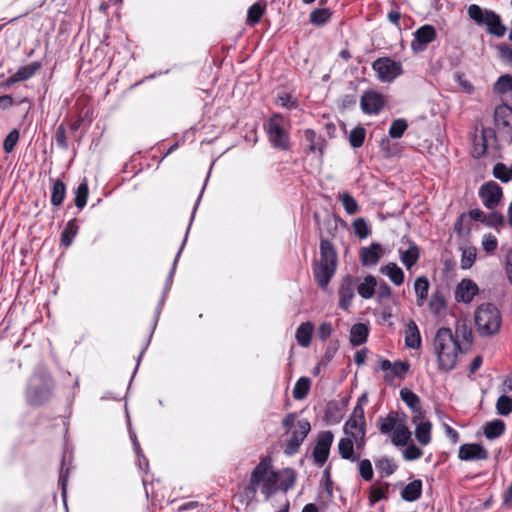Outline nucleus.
<instances>
[{
  "label": "nucleus",
  "instance_id": "obj_1",
  "mask_svg": "<svg viewBox=\"0 0 512 512\" xmlns=\"http://www.w3.org/2000/svg\"><path fill=\"white\" fill-rule=\"evenodd\" d=\"M297 474L292 468H284L274 471L270 457H265L256 465L250 475L249 483L244 487L241 497L250 504L256 499L257 490L270 499L274 494L281 491L286 493L296 483Z\"/></svg>",
  "mask_w": 512,
  "mask_h": 512
},
{
  "label": "nucleus",
  "instance_id": "obj_2",
  "mask_svg": "<svg viewBox=\"0 0 512 512\" xmlns=\"http://www.w3.org/2000/svg\"><path fill=\"white\" fill-rule=\"evenodd\" d=\"M314 220L320 234L319 259H315L312 265L313 276L318 286L325 290L333 278L338 264V254L334 244L323 236L320 219L317 213Z\"/></svg>",
  "mask_w": 512,
  "mask_h": 512
},
{
  "label": "nucleus",
  "instance_id": "obj_3",
  "mask_svg": "<svg viewBox=\"0 0 512 512\" xmlns=\"http://www.w3.org/2000/svg\"><path fill=\"white\" fill-rule=\"evenodd\" d=\"M433 350L439 370L451 371L456 366L458 354L467 352V347L454 337L450 328L441 327L433 339Z\"/></svg>",
  "mask_w": 512,
  "mask_h": 512
},
{
  "label": "nucleus",
  "instance_id": "obj_4",
  "mask_svg": "<svg viewBox=\"0 0 512 512\" xmlns=\"http://www.w3.org/2000/svg\"><path fill=\"white\" fill-rule=\"evenodd\" d=\"M54 380L46 370H38L31 377L26 391V401L32 407H39L47 403L53 393Z\"/></svg>",
  "mask_w": 512,
  "mask_h": 512
},
{
  "label": "nucleus",
  "instance_id": "obj_5",
  "mask_svg": "<svg viewBox=\"0 0 512 512\" xmlns=\"http://www.w3.org/2000/svg\"><path fill=\"white\" fill-rule=\"evenodd\" d=\"M264 127L272 147L281 151L290 150V122L288 118L281 113H273Z\"/></svg>",
  "mask_w": 512,
  "mask_h": 512
},
{
  "label": "nucleus",
  "instance_id": "obj_6",
  "mask_svg": "<svg viewBox=\"0 0 512 512\" xmlns=\"http://www.w3.org/2000/svg\"><path fill=\"white\" fill-rule=\"evenodd\" d=\"M474 320L481 336H493L500 331L502 314L496 305L483 303L475 310Z\"/></svg>",
  "mask_w": 512,
  "mask_h": 512
},
{
  "label": "nucleus",
  "instance_id": "obj_7",
  "mask_svg": "<svg viewBox=\"0 0 512 512\" xmlns=\"http://www.w3.org/2000/svg\"><path fill=\"white\" fill-rule=\"evenodd\" d=\"M468 16L478 25H486L487 31L496 37H503L506 27L501 18L492 10L482 9L477 4H471L467 10Z\"/></svg>",
  "mask_w": 512,
  "mask_h": 512
},
{
  "label": "nucleus",
  "instance_id": "obj_8",
  "mask_svg": "<svg viewBox=\"0 0 512 512\" xmlns=\"http://www.w3.org/2000/svg\"><path fill=\"white\" fill-rule=\"evenodd\" d=\"M327 145L328 143L326 139L322 135L318 134L314 129L307 128L303 130L301 147L306 156L313 155L318 159H322Z\"/></svg>",
  "mask_w": 512,
  "mask_h": 512
},
{
  "label": "nucleus",
  "instance_id": "obj_9",
  "mask_svg": "<svg viewBox=\"0 0 512 512\" xmlns=\"http://www.w3.org/2000/svg\"><path fill=\"white\" fill-rule=\"evenodd\" d=\"M372 69L376 72L381 82H392L403 72L402 64L390 57H379L372 63Z\"/></svg>",
  "mask_w": 512,
  "mask_h": 512
},
{
  "label": "nucleus",
  "instance_id": "obj_10",
  "mask_svg": "<svg viewBox=\"0 0 512 512\" xmlns=\"http://www.w3.org/2000/svg\"><path fill=\"white\" fill-rule=\"evenodd\" d=\"M310 430L311 425L308 420H299L296 424V428L291 431L290 437L285 441L284 453L288 456L296 454Z\"/></svg>",
  "mask_w": 512,
  "mask_h": 512
},
{
  "label": "nucleus",
  "instance_id": "obj_11",
  "mask_svg": "<svg viewBox=\"0 0 512 512\" xmlns=\"http://www.w3.org/2000/svg\"><path fill=\"white\" fill-rule=\"evenodd\" d=\"M498 148V139L496 132L491 127H483L481 134L475 135L473 139V156L480 158L485 155L488 149L496 150Z\"/></svg>",
  "mask_w": 512,
  "mask_h": 512
},
{
  "label": "nucleus",
  "instance_id": "obj_12",
  "mask_svg": "<svg viewBox=\"0 0 512 512\" xmlns=\"http://www.w3.org/2000/svg\"><path fill=\"white\" fill-rule=\"evenodd\" d=\"M333 440L334 435L331 431H322L318 434L316 444L312 450L314 463L318 467H322L327 462Z\"/></svg>",
  "mask_w": 512,
  "mask_h": 512
},
{
  "label": "nucleus",
  "instance_id": "obj_13",
  "mask_svg": "<svg viewBox=\"0 0 512 512\" xmlns=\"http://www.w3.org/2000/svg\"><path fill=\"white\" fill-rule=\"evenodd\" d=\"M378 369L385 372L384 380L386 382H392L394 378L403 379L405 375L410 370V363L408 361H395L392 363L388 359L379 358L378 367L375 368V371Z\"/></svg>",
  "mask_w": 512,
  "mask_h": 512
},
{
  "label": "nucleus",
  "instance_id": "obj_14",
  "mask_svg": "<svg viewBox=\"0 0 512 512\" xmlns=\"http://www.w3.org/2000/svg\"><path fill=\"white\" fill-rule=\"evenodd\" d=\"M479 196L483 202V205L493 210L501 201L503 196L502 188L495 181H489L483 184L479 189Z\"/></svg>",
  "mask_w": 512,
  "mask_h": 512
},
{
  "label": "nucleus",
  "instance_id": "obj_15",
  "mask_svg": "<svg viewBox=\"0 0 512 512\" xmlns=\"http://www.w3.org/2000/svg\"><path fill=\"white\" fill-rule=\"evenodd\" d=\"M356 285L357 279L355 277L351 275H346L342 278L338 289V306L340 309L345 311L349 310L352 304V300L355 297Z\"/></svg>",
  "mask_w": 512,
  "mask_h": 512
},
{
  "label": "nucleus",
  "instance_id": "obj_16",
  "mask_svg": "<svg viewBox=\"0 0 512 512\" xmlns=\"http://www.w3.org/2000/svg\"><path fill=\"white\" fill-rule=\"evenodd\" d=\"M385 105L384 96L374 90L364 92L361 96L360 106L365 114L377 115Z\"/></svg>",
  "mask_w": 512,
  "mask_h": 512
},
{
  "label": "nucleus",
  "instance_id": "obj_17",
  "mask_svg": "<svg viewBox=\"0 0 512 512\" xmlns=\"http://www.w3.org/2000/svg\"><path fill=\"white\" fill-rule=\"evenodd\" d=\"M437 37L436 29L429 24L423 25L414 32L411 47L414 51H423Z\"/></svg>",
  "mask_w": 512,
  "mask_h": 512
},
{
  "label": "nucleus",
  "instance_id": "obj_18",
  "mask_svg": "<svg viewBox=\"0 0 512 512\" xmlns=\"http://www.w3.org/2000/svg\"><path fill=\"white\" fill-rule=\"evenodd\" d=\"M494 124L500 132L511 134L512 108H509L507 104L497 105L494 110Z\"/></svg>",
  "mask_w": 512,
  "mask_h": 512
},
{
  "label": "nucleus",
  "instance_id": "obj_19",
  "mask_svg": "<svg viewBox=\"0 0 512 512\" xmlns=\"http://www.w3.org/2000/svg\"><path fill=\"white\" fill-rule=\"evenodd\" d=\"M400 397L404 403L411 409L413 416L412 422L417 423L421 418H425V412L421 407L420 397L408 388L400 390Z\"/></svg>",
  "mask_w": 512,
  "mask_h": 512
},
{
  "label": "nucleus",
  "instance_id": "obj_20",
  "mask_svg": "<svg viewBox=\"0 0 512 512\" xmlns=\"http://www.w3.org/2000/svg\"><path fill=\"white\" fill-rule=\"evenodd\" d=\"M488 456V451L478 443L463 444L458 451V457L463 461L486 460Z\"/></svg>",
  "mask_w": 512,
  "mask_h": 512
},
{
  "label": "nucleus",
  "instance_id": "obj_21",
  "mask_svg": "<svg viewBox=\"0 0 512 512\" xmlns=\"http://www.w3.org/2000/svg\"><path fill=\"white\" fill-rule=\"evenodd\" d=\"M479 292L477 284L472 279H462L455 291L457 302L469 303Z\"/></svg>",
  "mask_w": 512,
  "mask_h": 512
},
{
  "label": "nucleus",
  "instance_id": "obj_22",
  "mask_svg": "<svg viewBox=\"0 0 512 512\" xmlns=\"http://www.w3.org/2000/svg\"><path fill=\"white\" fill-rule=\"evenodd\" d=\"M383 248L379 243H372L362 247L359 251L361 264L366 267L375 266L383 255Z\"/></svg>",
  "mask_w": 512,
  "mask_h": 512
},
{
  "label": "nucleus",
  "instance_id": "obj_23",
  "mask_svg": "<svg viewBox=\"0 0 512 512\" xmlns=\"http://www.w3.org/2000/svg\"><path fill=\"white\" fill-rule=\"evenodd\" d=\"M401 422V413L390 411L387 416H380L377 420V426L381 434H391Z\"/></svg>",
  "mask_w": 512,
  "mask_h": 512
},
{
  "label": "nucleus",
  "instance_id": "obj_24",
  "mask_svg": "<svg viewBox=\"0 0 512 512\" xmlns=\"http://www.w3.org/2000/svg\"><path fill=\"white\" fill-rule=\"evenodd\" d=\"M446 291L443 288H437L429 300V309L435 316L443 315L446 312L447 300Z\"/></svg>",
  "mask_w": 512,
  "mask_h": 512
},
{
  "label": "nucleus",
  "instance_id": "obj_25",
  "mask_svg": "<svg viewBox=\"0 0 512 512\" xmlns=\"http://www.w3.org/2000/svg\"><path fill=\"white\" fill-rule=\"evenodd\" d=\"M406 419V414L401 413V422L391 433V441L395 446H405L411 438V432L406 425Z\"/></svg>",
  "mask_w": 512,
  "mask_h": 512
},
{
  "label": "nucleus",
  "instance_id": "obj_26",
  "mask_svg": "<svg viewBox=\"0 0 512 512\" xmlns=\"http://www.w3.org/2000/svg\"><path fill=\"white\" fill-rule=\"evenodd\" d=\"M313 331H314V325L312 324V322L307 321V322L301 323L298 326V328L296 329V333H295V338H296L297 343L301 347H304V348L309 347L311 344V341H312Z\"/></svg>",
  "mask_w": 512,
  "mask_h": 512
},
{
  "label": "nucleus",
  "instance_id": "obj_27",
  "mask_svg": "<svg viewBox=\"0 0 512 512\" xmlns=\"http://www.w3.org/2000/svg\"><path fill=\"white\" fill-rule=\"evenodd\" d=\"M421 335L416 323L411 320L405 329V345L411 349H419L421 347Z\"/></svg>",
  "mask_w": 512,
  "mask_h": 512
},
{
  "label": "nucleus",
  "instance_id": "obj_28",
  "mask_svg": "<svg viewBox=\"0 0 512 512\" xmlns=\"http://www.w3.org/2000/svg\"><path fill=\"white\" fill-rule=\"evenodd\" d=\"M345 433L349 434L356 442L358 439L363 440L365 436V421L350 416L345 424Z\"/></svg>",
  "mask_w": 512,
  "mask_h": 512
},
{
  "label": "nucleus",
  "instance_id": "obj_29",
  "mask_svg": "<svg viewBox=\"0 0 512 512\" xmlns=\"http://www.w3.org/2000/svg\"><path fill=\"white\" fill-rule=\"evenodd\" d=\"M414 424L416 425L415 437L417 441L423 446L428 445L431 441L432 423L429 420H425V418H421Z\"/></svg>",
  "mask_w": 512,
  "mask_h": 512
},
{
  "label": "nucleus",
  "instance_id": "obj_30",
  "mask_svg": "<svg viewBox=\"0 0 512 512\" xmlns=\"http://www.w3.org/2000/svg\"><path fill=\"white\" fill-rule=\"evenodd\" d=\"M52 187H51V204L55 207H59L63 204L67 188L65 183L61 179H51Z\"/></svg>",
  "mask_w": 512,
  "mask_h": 512
},
{
  "label": "nucleus",
  "instance_id": "obj_31",
  "mask_svg": "<svg viewBox=\"0 0 512 512\" xmlns=\"http://www.w3.org/2000/svg\"><path fill=\"white\" fill-rule=\"evenodd\" d=\"M430 288L429 280L426 276H419L414 281V290L416 294V304L421 307L427 300Z\"/></svg>",
  "mask_w": 512,
  "mask_h": 512
},
{
  "label": "nucleus",
  "instance_id": "obj_32",
  "mask_svg": "<svg viewBox=\"0 0 512 512\" xmlns=\"http://www.w3.org/2000/svg\"><path fill=\"white\" fill-rule=\"evenodd\" d=\"M380 271L382 274L386 275L394 285L400 286L404 283V272L396 263L390 262L382 266Z\"/></svg>",
  "mask_w": 512,
  "mask_h": 512
},
{
  "label": "nucleus",
  "instance_id": "obj_33",
  "mask_svg": "<svg viewBox=\"0 0 512 512\" xmlns=\"http://www.w3.org/2000/svg\"><path fill=\"white\" fill-rule=\"evenodd\" d=\"M422 481L416 479L408 483L401 491V497L407 502H414L422 495Z\"/></svg>",
  "mask_w": 512,
  "mask_h": 512
},
{
  "label": "nucleus",
  "instance_id": "obj_34",
  "mask_svg": "<svg viewBox=\"0 0 512 512\" xmlns=\"http://www.w3.org/2000/svg\"><path fill=\"white\" fill-rule=\"evenodd\" d=\"M79 226L77 224V219L73 218L69 220L63 229L60 237V244L65 248H68L73 243L74 238L78 234Z\"/></svg>",
  "mask_w": 512,
  "mask_h": 512
},
{
  "label": "nucleus",
  "instance_id": "obj_35",
  "mask_svg": "<svg viewBox=\"0 0 512 512\" xmlns=\"http://www.w3.org/2000/svg\"><path fill=\"white\" fill-rule=\"evenodd\" d=\"M369 329L363 323L354 324L350 330V342L353 346L362 345L367 341Z\"/></svg>",
  "mask_w": 512,
  "mask_h": 512
},
{
  "label": "nucleus",
  "instance_id": "obj_36",
  "mask_svg": "<svg viewBox=\"0 0 512 512\" xmlns=\"http://www.w3.org/2000/svg\"><path fill=\"white\" fill-rule=\"evenodd\" d=\"M400 259L403 265L409 270L411 269L420 258V249L415 243H411L406 251H399Z\"/></svg>",
  "mask_w": 512,
  "mask_h": 512
},
{
  "label": "nucleus",
  "instance_id": "obj_37",
  "mask_svg": "<svg viewBox=\"0 0 512 512\" xmlns=\"http://www.w3.org/2000/svg\"><path fill=\"white\" fill-rule=\"evenodd\" d=\"M352 437L341 438L338 443V451L340 456L345 460H350L352 462L357 461L359 459L358 455L354 453V444Z\"/></svg>",
  "mask_w": 512,
  "mask_h": 512
},
{
  "label": "nucleus",
  "instance_id": "obj_38",
  "mask_svg": "<svg viewBox=\"0 0 512 512\" xmlns=\"http://www.w3.org/2000/svg\"><path fill=\"white\" fill-rule=\"evenodd\" d=\"M484 435L487 439H496L505 432V423L500 419L487 422L484 425Z\"/></svg>",
  "mask_w": 512,
  "mask_h": 512
},
{
  "label": "nucleus",
  "instance_id": "obj_39",
  "mask_svg": "<svg viewBox=\"0 0 512 512\" xmlns=\"http://www.w3.org/2000/svg\"><path fill=\"white\" fill-rule=\"evenodd\" d=\"M377 285L376 278L373 275H367L364 278V281L360 283L357 287V291L359 295L364 299H370L373 297L375 293V288Z\"/></svg>",
  "mask_w": 512,
  "mask_h": 512
},
{
  "label": "nucleus",
  "instance_id": "obj_40",
  "mask_svg": "<svg viewBox=\"0 0 512 512\" xmlns=\"http://www.w3.org/2000/svg\"><path fill=\"white\" fill-rule=\"evenodd\" d=\"M311 387V380L308 377H300L293 388L292 394L295 400H302L307 397Z\"/></svg>",
  "mask_w": 512,
  "mask_h": 512
},
{
  "label": "nucleus",
  "instance_id": "obj_41",
  "mask_svg": "<svg viewBox=\"0 0 512 512\" xmlns=\"http://www.w3.org/2000/svg\"><path fill=\"white\" fill-rule=\"evenodd\" d=\"M88 196H89V187H88V183H87V180L84 179L77 187L76 191H75V198H74V204L75 206L82 210L86 204H87V199H88Z\"/></svg>",
  "mask_w": 512,
  "mask_h": 512
},
{
  "label": "nucleus",
  "instance_id": "obj_42",
  "mask_svg": "<svg viewBox=\"0 0 512 512\" xmlns=\"http://www.w3.org/2000/svg\"><path fill=\"white\" fill-rule=\"evenodd\" d=\"M41 66L39 61H34L20 67L15 74L19 81H26L32 78L41 69Z\"/></svg>",
  "mask_w": 512,
  "mask_h": 512
},
{
  "label": "nucleus",
  "instance_id": "obj_43",
  "mask_svg": "<svg viewBox=\"0 0 512 512\" xmlns=\"http://www.w3.org/2000/svg\"><path fill=\"white\" fill-rule=\"evenodd\" d=\"M375 465L383 477L392 475L397 469V465L394 463V461L387 456H383L377 459L375 461Z\"/></svg>",
  "mask_w": 512,
  "mask_h": 512
},
{
  "label": "nucleus",
  "instance_id": "obj_44",
  "mask_svg": "<svg viewBox=\"0 0 512 512\" xmlns=\"http://www.w3.org/2000/svg\"><path fill=\"white\" fill-rule=\"evenodd\" d=\"M265 13V5H261L259 3H254L249 7L247 12L246 23L249 26H255L258 24Z\"/></svg>",
  "mask_w": 512,
  "mask_h": 512
},
{
  "label": "nucleus",
  "instance_id": "obj_45",
  "mask_svg": "<svg viewBox=\"0 0 512 512\" xmlns=\"http://www.w3.org/2000/svg\"><path fill=\"white\" fill-rule=\"evenodd\" d=\"M454 337L460 340L467 350L470 348L473 340L472 331L467 327L465 323L457 324Z\"/></svg>",
  "mask_w": 512,
  "mask_h": 512
},
{
  "label": "nucleus",
  "instance_id": "obj_46",
  "mask_svg": "<svg viewBox=\"0 0 512 512\" xmlns=\"http://www.w3.org/2000/svg\"><path fill=\"white\" fill-rule=\"evenodd\" d=\"M494 91L500 96L512 93V76L509 74L501 75L494 85Z\"/></svg>",
  "mask_w": 512,
  "mask_h": 512
},
{
  "label": "nucleus",
  "instance_id": "obj_47",
  "mask_svg": "<svg viewBox=\"0 0 512 512\" xmlns=\"http://www.w3.org/2000/svg\"><path fill=\"white\" fill-rule=\"evenodd\" d=\"M345 211L349 215H354L359 211V205L355 198L348 192H344L339 196Z\"/></svg>",
  "mask_w": 512,
  "mask_h": 512
},
{
  "label": "nucleus",
  "instance_id": "obj_48",
  "mask_svg": "<svg viewBox=\"0 0 512 512\" xmlns=\"http://www.w3.org/2000/svg\"><path fill=\"white\" fill-rule=\"evenodd\" d=\"M331 12L327 8H317L310 13V22L314 25H324L330 20Z\"/></svg>",
  "mask_w": 512,
  "mask_h": 512
},
{
  "label": "nucleus",
  "instance_id": "obj_49",
  "mask_svg": "<svg viewBox=\"0 0 512 512\" xmlns=\"http://www.w3.org/2000/svg\"><path fill=\"white\" fill-rule=\"evenodd\" d=\"M366 137V130L362 126H358L351 130L349 135V143L353 148H359L363 145Z\"/></svg>",
  "mask_w": 512,
  "mask_h": 512
},
{
  "label": "nucleus",
  "instance_id": "obj_50",
  "mask_svg": "<svg viewBox=\"0 0 512 512\" xmlns=\"http://www.w3.org/2000/svg\"><path fill=\"white\" fill-rule=\"evenodd\" d=\"M408 124L405 119L399 118L392 121L389 128V136L391 138H400L407 130Z\"/></svg>",
  "mask_w": 512,
  "mask_h": 512
},
{
  "label": "nucleus",
  "instance_id": "obj_51",
  "mask_svg": "<svg viewBox=\"0 0 512 512\" xmlns=\"http://www.w3.org/2000/svg\"><path fill=\"white\" fill-rule=\"evenodd\" d=\"M497 413L501 416H507L512 412V397L506 394L501 395L496 402Z\"/></svg>",
  "mask_w": 512,
  "mask_h": 512
},
{
  "label": "nucleus",
  "instance_id": "obj_52",
  "mask_svg": "<svg viewBox=\"0 0 512 512\" xmlns=\"http://www.w3.org/2000/svg\"><path fill=\"white\" fill-rule=\"evenodd\" d=\"M278 106L286 108L288 110L297 109L299 106L298 100L289 93L279 94L275 100Z\"/></svg>",
  "mask_w": 512,
  "mask_h": 512
},
{
  "label": "nucleus",
  "instance_id": "obj_53",
  "mask_svg": "<svg viewBox=\"0 0 512 512\" xmlns=\"http://www.w3.org/2000/svg\"><path fill=\"white\" fill-rule=\"evenodd\" d=\"M20 138V132L18 129L14 128L11 130L8 135L5 137L3 141V150L6 153H11L14 151L18 141Z\"/></svg>",
  "mask_w": 512,
  "mask_h": 512
},
{
  "label": "nucleus",
  "instance_id": "obj_54",
  "mask_svg": "<svg viewBox=\"0 0 512 512\" xmlns=\"http://www.w3.org/2000/svg\"><path fill=\"white\" fill-rule=\"evenodd\" d=\"M352 227L354 233L360 238L365 239L367 238L371 230L367 224V222L363 218H357L352 222Z\"/></svg>",
  "mask_w": 512,
  "mask_h": 512
},
{
  "label": "nucleus",
  "instance_id": "obj_55",
  "mask_svg": "<svg viewBox=\"0 0 512 512\" xmlns=\"http://www.w3.org/2000/svg\"><path fill=\"white\" fill-rule=\"evenodd\" d=\"M493 176L500 181L507 183L512 178V171L504 163H497L493 167Z\"/></svg>",
  "mask_w": 512,
  "mask_h": 512
},
{
  "label": "nucleus",
  "instance_id": "obj_56",
  "mask_svg": "<svg viewBox=\"0 0 512 512\" xmlns=\"http://www.w3.org/2000/svg\"><path fill=\"white\" fill-rule=\"evenodd\" d=\"M476 260V248L468 247L463 250L460 260V265L462 269H469L472 267Z\"/></svg>",
  "mask_w": 512,
  "mask_h": 512
},
{
  "label": "nucleus",
  "instance_id": "obj_57",
  "mask_svg": "<svg viewBox=\"0 0 512 512\" xmlns=\"http://www.w3.org/2000/svg\"><path fill=\"white\" fill-rule=\"evenodd\" d=\"M55 141L57 146L62 150H68L69 142L67 138V130L64 123H61L55 132Z\"/></svg>",
  "mask_w": 512,
  "mask_h": 512
},
{
  "label": "nucleus",
  "instance_id": "obj_58",
  "mask_svg": "<svg viewBox=\"0 0 512 512\" xmlns=\"http://www.w3.org/2000/svg\"><path fill=\"white\" fill-rule=\"evenodd\" d=\"M389 484L385 483L384 487H374L371 486L370 488V494H369V501L370 504L373 505L376 502L381 501L382 499L387 498V492H388Z\"/></svg>",
  "mask_w": 512,
  "mask_h": 512
},
{
  "label": "nucleus",
  "instance_id": "obj_59",
  "mask_svg": "<svg viewBox=\"0 0 512 512\" xmlns=\"http://www.w3.org/2000/svg\"><path fill=\"white\" fill-rule=\"evenodd\" d=\"M342 410L337 403H330L325 411V417L329 422L339 423L342 419Z\"/></svg>",
  "mask_w": 512,
  "mask_h": 512
},
{
  "label": "nucleus",
  "instance_id": "obj_60",
  "mask_svg": "<svg viewBox=\"0 0 512 512\" xmlns=\"http://www.w3.org/2000/svg\"><path fill=\"white\" fill-rule=\"evenodd\" d=\"M482 247L488 254H493L498 248V240L495 235L488 233L482 238Z\"/></svg>",
  "mask_w": 512,
  "mask_h": 512
},
{
  "label": "nucleus",
  "instance_id": "obj_61",
  "mask_svg": "<svg viewBox=\"0 0 512 512\" xmlns=\"http://www.w3.org/2000/svg\"><path fill=\"white\" fill-rule=\"evenodd\" d=\"M359 473L363 480L369 482L373 479V468L369 459H363L359 462Z\"/></svg>",
  "mask_w": 512,
  "mask_h": 512
},
{
  "label": "nucleus",
  "instance_id": "obj_62",
  "mask_svg": "<svg viewBox=\"0 0 512 512\" xmlns=\"http://www.w3.org/2000/svg\"><path fill=\"white\" fill-rule=\"evenodd\" d=\"M69 473H70V468L65 467V455H63L62 460H61L60 470H59V484L61 486L63 496L66 494Z\"/></svg>",
  "mask_w": 512,
  "mask_h": 512
},
{
  "label": "nucleus",
  "instance_id": "obj_63",
  "mask_svg": "<svg viewBox=\"0 0 512 512\" xmlns=\"http://www.w3.org/2000/svg\"><path fill=\"white\" fill-rule=\"evenodd\" d=\"M484 224L488 227L495 228L499 226H504L505 218L499 212H491L490 214L486 215Z\"/></svg>",
  "mask_w": 512,
  "mask_h": 512
},
{
  "label": "nucleus",
  "instance_id": "obj_64",
  "mask_svg": "<svg viewBox=\"0 0 512 512\" xmlns=\"http://www.w3.org/2000/svg\"><path fill=\"white\" fill-rule=\"evenodd\" d=\"M466 221H468L467 214L462 213L459 215V217L456 219V221L454 223V232L459 237H463L465 234H468L471 230L469 226L465 230L464 225H465Z\"/></svg>",
  "mask_w": 512,
  "mask_h": 512
}]
</instances>
